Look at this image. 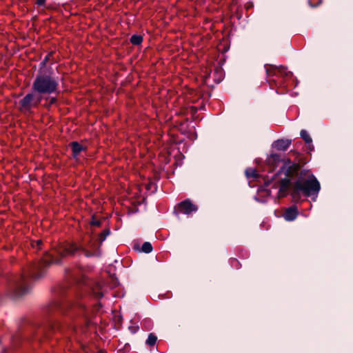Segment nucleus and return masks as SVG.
<instances>
[{
    "mask_svg": "<svg viewBox=\"0 0 353 353\" xmlns=\"http://www.w3.org/2000/svg\"><path fill=\"white\" fill-rule=\"evenodd\" d=\"M301 137L305 141V142L310 145L312 142L311 137L308 134L306 130H302L300 132Z\"/></svg>",
    "mask_w": 353,
    "mask_h": 353,
    "instance_id": "obj_15",
    "label": "nucleus"
},
{
    "mask_svg": "<svg viewBox=\"0 0 353 353\" xmlns=\"http://www.w3.org/2000/svg\"><path fill=\"white\" fill-rule=\"evenodd\" d=\"M32 92L28 93L19 101V105L25 110L37 107L45 94H59V77L54 71L38 70L32 85Z\"/></svg>",
    "mask_w": 353,
    "mask_h": 353,
    "instance_id": "obj_4",
    "label": "nucleus"
},
{
    "mask_svg": "<svg viewBox=\"0 0 353 353\" xmlns=\"http://www.w3.org/2000/svg\"><path fill=\"white\" fill-rule=\"evenodd\" d=\"M282 161L280 154H272L266 159L267 163L272 169L277 166V164Z\"/></svg>",
    "mask_w": 353,
    "mask_h": 353,
    "instance_id": "obj_10",
    "label": "nucleus"
},
{
    "mask_svg": "<svg viewBox=\"0 0 353 353\" xmlns=\"http://www.w3.org/2000/svg\"><path fill=\"white\" fill-rule=\"evenodd\" d=\"M101 244L89 240L85 245H78L75 242L65 241L52 249V253L45 252L43 257L37 262L30 263L23 269L20 275L8 276L6 296L17 301L29 294L32 288V281L43 277L52 264H61L62 259L73 256L82 252L85 256H100Z\"/></svg>",
    "mask_w": 353,
    "mask_h": 353,
    "instance_id": "obj_1",
    "label": "nucleus"
},
{
    "mask_svg": "<svg viewBox=\"0 0 353 353\" xmlns=\"http://www.w3.org/2000/svg\"><path fill=\"white\" fill-rule=\"evenodd\" d=\"M69 146L72 152V157L74 159H77L82 151H85L86 150V147L83 146L78 141L71 142L69 144Z\"/></svg>",
    "mask_w": 353,
    "mask_h": 353,
    "instance_id": "obj_8",
    "label": "nucleus"
},
{
    "mask_svg": "<svg viewBox=\"0 0 353 353\" xmlns=\"http://www.w3.org/2000/svg\"><path fill=\"white\" fill-rule=\"evenodd\" d=\"M97 305L98 306H99V307H102V306H103V305H102V304H101V303L100 301H97V303H94V305L95 306V305Z\"/></svg>",
    "mask_w": 353,
    "mask_h": 353,
    "instance_id": "obj_28",
    "label": "nucleus"
},
{
    "mask_svg": "<svg viewBox=\"0 0 353 353\" xmlns=\"http://www.w3.org/2000/svg\"><path fill=\"white\" fill-rule=\"evenodd\" d=\"M265 68L268 77L277 76L285 80L292 78L293 76L292 72L288 71L287 68L282 65L277 67L274 65H265Z\"/></svg>",
    "mask_w": 353,
    "mask_h": 353,
    "instance_id": "obj_5",
    "label": "nucleus"
},
{
    "mask_svg": "<svg viewBox=\"0 0 353 353\" xmlns=\"http://www.w3.org/2000/svg\"><path fill=\"white\" fill-rule=\"evenodd\" d=\"M177 210L184 214L189 215L198 210V206L194 204L190 199L180 202L177 205Z\"/></svg>",
    "mask_w": 353,
    "mask_h": 353,
    "instance_id": "obj_6",
    "label": "nucleus"
},
{
    "mask_svg": "<svg viewBox=\"0 0 353 353\" xmlns=\"http://www.w3.org/2000/svg\"><path fill=\"white\" fill-rule=\"evenodd\" d=\"M152 250V245L150 242H145L141 246V251L146 254L150 253Z\"/></svg>",
    "mask_w": 353,
    "mask_h": 353,
    "instance_id": "obj_16",
    "label": "nucleus"
},
{
    "mask_svg": "<svg viewBox=\"0 0 353 353\" xmlns=\"http://www.w3.org/2000/svg\"><path fill=\"white\" fill-rule=\"evenodd\" d=\"M157 340V337L155 335H154L153 334H150L148 336V338L146 341V343L148 345L152 346L156 343Z\"/></svg>",
    "mask_w": 353,
    "mask_h": 353,
    "instance_id": "obj_18",
    "label": "nucleus"
},
{
    "mask_svg": "<svg viewBox=\"0 0 353 353\" xmlns=\"http://www.w3.org/2000/svg\"><path fill=\"white\" fill-rule=\"evenodd\" d=\"M245 174L247 179L252 178L254 179H258L261 176L257 172V170L253 168H247L245 171Z\"/></svg>",
    "mask_w": 353,
    "mask_h": 353,
    "instance_id": "obj_12",
    "label": "nucleus"
},
{
    "mask_svg": "<svg viewBox=\"0 0 353 353\" xmlns=\"http://www.w3.org/2000/svg\"><path fill=\"white\" fill-rule=\"evenodd\" d=\"M74 281L77 285L67 291L57 294L49 302L46 309H88L90 305L88 301L91 296L97 300L103 296V285L101 282L88 281L84 276L74 277Z\"/></svg>",
    "mask_w": 353,
    "mask_h": 353,
    "instance_id": "obj_3",
    "label": "nucleus"
},
{
    "mask_svg": "<svg viewBox=\"0 0 353 353\" xmlns=\"http://www.w3.org/2000/svg\"><path fill=\"white\" fill-rule=\"evenodd\" d=\"M269 84H270V87L272 88L273 85H276V81L274 79L270 80Z\"/></svg>",
    "mask_w": 353,
    "mask_h": 353,
    "instance_id": "obj_26",
    "label": "nucleus"
},
{
    "mask_svg": "<svg viewBox=\"0 0 353 353\" xmlns=\"http://www.w3.org/2000/svg\"><path fill=\"white\" fill-rule=\"evenodd\" d=\"M145 188L148 191H151L152 193H154L157 190V184L153 181H150L145 185Z\"/></svg>",
    "mask_w": 353,
    "mask_h": 353,
    "instance_id": "obj_17",
    "label": "nucleus"
},
{
    "mask_svg": "<svg viewBox=\"0 0 353 353\" xmlns=\"http://www.w3.org/2000/svg\"><path fill=\"white\" fill-rule=\"evenodd\" d=\"M111 279L112 281V287L114 288V287L117 286V285L119 284V281H118L117 279L114 276H112Z\"/></svg>",
    "mask_w": 353,
    "mask_h": 353,
    "instance_id": "obj_24",
    "label": "nucleus"
},
{
    "mask_svg": "<svg viewBox=\"0 0 353 353\" xmlns=\"http://www.w3.org/2000/svg\"><path fill=\"white\" fill-rule=\"evenodd\" d=\"M90 225L92 226L100 227L101 225V221L100 220H97L94 216H92Z\"/></svg>",
    "mask_w": 353,
    "mask_h": 353,
    "instance_id": "obj_21",
    "label": "nucleus"
},
{
    "mask_svg": "<svg viewBox=\"0 0 353 353\" xmlns=\"http://www.w3.org/2000/svg\"><path fill=\"white\" fill-rule=\"evenodd\" d=\"M283 172L285 177L281 179L279 182V197H285L290 194L294 200L299 201L302 195L306 197L317 196L321 190V184L316 176L310 170H301L299 163H292L290 159H287L271 179L265 181L264 186H269L272 181Z\"/></svg>",
    "mask_w": 353,
    "mask_h": 353,
    "instance_id": "obj_2",
    "label": "nucleus"
},
{
    "mask_svg": "<svg viewBox=\"0 0 353 353\" xmlns=\"http://www.w3.org/2000/svg\"><path fill=\"white\" fill-rule=\"evenodd\" d=\"M45 99L48 100V103L46 105L47 108H49L52 105L57 104V101H58L57 98L55 97H48L45 98Z\"/></svg>",
    "mask_w": 353,
    "mask_h": 353,
    "instance_id": "obj_19",
    "label": "nucleus"
},
{
    "mask_svg": "<svg viewBox=\"0 0 353 353\" xmlns=\"http://www.w3.org/2000/svg\"><path fill=\"white\" fill-rule=\"evenodd\" d=\"M110 228H106L105 230H103L100 234H99V238L97 239V241H99V243L101 245L102 243L105 240L106 237L110 234Z\"/></svg>",
    "mask_w": 353,
    "mask_h": 353,
    "instance_id": "obj_14",
    "label": "nucleus"
},
{
    "mask_svg": "<svg viewBox=\"0 0 353 353\" xmlns=\"http://www.w3.org/2000/svg\"><path fill=\"white\" fill-rule=\"evenodd\" d=\"M191 110H192V113H193V114L196 113V112H197V111H198L197 108L194 107V106H192V107H191Z\"/></svg>",
    "mask_w": 353,
    "mask_h": 353,
    "instance_id": "obj_27",
    "label": "nucleus"
},
{
    "mask_svg": "<svg viewBox=\"0 0 353 353\" xmlns=\"http://www.w3.org/2000/svg\"><path fill=\"white\" fill-rule=\"evenodd\" d=\"M46 0H37L36 3L38 6H43L46 3Z\"/></svg>",
    "mask_w": 353,
    "mask_h": 353,
    "instance_id": "obj_25",
    "label": "nucleus"
},
{
    "mask_svg": "<svg viewBox=\"0 0 353 353\" xmlns=\"http://www.w3.org/2000/svg\"><path fill=\"white\" fill-rule=\"evenodd\" d=\"M143 37L141 34H133L130 39V41L134 46H139L142 43Z\"/></svg>",
    "mask_w": 353,
    "mask_h": 353,
    "instance_id": "obj_13",
    "label": "nucleus"
},
{
    "mask_svg": "<svg viewBox=\"0 0 353 353\" xmlns=\"http://www.w3.org/2000/svg\"><path fill=\"white\" fill-rule=\"evenodd\" d=\"M262 191H264L266 194V195L268 196H270V194H271V191L270 190H268V189H265L263 187H260L259 189H258V192H262Z\"/></svg>",
    "mask_w": 353,
    "mask_h": 353,
    "instance_id": "obj_23",
    "label": "nucleus"
},
{
    "mask_svg": "<svg viewBox=\"0 0 353 353\" xmlns=\"http://www.w3.org/2000/svg\"><path fill=\"white\" fill-rule=\"evenodd\" d=\"M32 247L33 248H37L38 250L41 249V246L43 245V241L42 240H37L33 241L31 243Z\"/></svg>",
    "mask_w": 353,
    "mask_h": 353,
    "instance_id": "obj_20",
    "label": "nucleus"
},
{
    "mask_svg": "<svg viewBox=\"0 0 353 353\" xmlns=\"http://www.w3.org/2000/svg\"><path fill=\"white\" fill-rule=\"evenodd\" d=\"M298 214V208L296 205H293L285 210L283 217L287 221H293L296 219Z\"/></svg>",
    "mask_w": 353,
    "mask_h": 353,
    "instance_id": "obj_7",
    "label": "nucleus"
},
{
    "mask_svg": "<svg viewBox=\"0 0 353 353\" xmlns=\"http://www.w3.org/2000/svg\"><path fill=\"white\" fill-rule=\"evenodd\" d=\"M322 0H319L316 3H313L311 0H308V4L311 8H316L322 3Z\"/></svg>",
    "mask_w": 353,
    "mask_h": 353,
    "instance_id": "obj_22",
    "label": "nucleus"
},
{
    "mask_svg": "<svg viewBox=\"0 0 353 353\" xmlns=\"http://www.w3.org/2000/svg\"><path fill=\"white\" fill-rule=\"evenodd\" d=\"M291 143L290 139H278L273 143L272 146L278 150L285 151Z\"/></svg>",
    "mask_w": 353,
    "mask_h": 353,
    "instance_id": "obj_9",
    "label": "nucleus"
},
{
    "mask_svg": "<svg viewBox=\"0 0 353 353\" xmlns=\"http://www.w3.org/2000/svg\"><path fill=\"white\" fill-rule=\"evenodd\" d=\"M52 55V52H50V53L48 54L44 57V59L40 62V63L39 65V69L38 70H41L42 71L45 70V71H48V72H49L50 70V71H54L52 67H47L46 66L48 61L50 60V57Z\"/></svg>",
    "mask_w": 353,
    "mask_h": 353,
    "instance_id": "obj_11",
    "label": "nucleus"
}]
</instances>
